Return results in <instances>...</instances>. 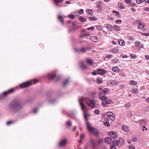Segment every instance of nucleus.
<instances>
[{
	"instance_id": "obj_60",
	"label": "nucleus",
	"mask_w": 149,
	"mask_h": 149,
	"mask_svg": "<svg viewBox=\"0 0 149 149\" xmlns=\"http://www.w3.org/2000/svg\"><path fill=\"white\" fill-rule=\"evenodd\" d=\"M94 112L95 114H98L99 113V110L96 109L95 111Z\"/></svg>"
},
{
	"instance_id": "obj_12",
	"label": "nucleus",
	"mask_w": 149,
	"mask_h": 149,
	"mask_svg": "<svg viewBox=\"0 0 149 149\" xmlns=\"http://www.w3.org/2000/svg\"><path fill=\"white\" fill-rule=\"evenodd\" d=\"M97 71L98 74L100 75H104L107 72V70L100 68L97 69Z\"/></svg>"
},
{
	"instance_id": "obj_52",
	"label": "nucleus",
	"mask_w": 149,
	"mask_h": 149,
	"mask_svg": "<svg viewBox=\"0 0 149 149\" xmlns=\"http://www.w3.org/2000/svg\"><path fill=\"white\" fill-rule=\"evenodd\" d=\"M127 116L129 117H131L132 116L131 113L130 112H127Z\"/></svg>"
},
{
	"instance_id": "obj_59",
	"label": "nucleus",
	"mask_w": 149,
	"mask_h": 149,
	"mask_svg": "<svg viewBox=\"0 0 149 149\" xmlns=\"http://www.w3.org/2000/svg\"><path fill=\"white\" fill-rule=\"evenodd\" d=\"M84 10L82 9H81L79 11V14L81 15H82V14L84 13Z\"/></svg>"
},
{
	"instance_id": "obj_33",
	"label": "nucleus",
	"mask_w": 149,
	"mask_h": 149,
	"mask_svg": "<svg viewBox=\"0 0 149 149\" xmlns=\"http://www.w3.org/2000/svg\"><path fill=\"white\" fill-rule=\"evenodd\" d=\"M118 7L120 9H124L125 8V6L121 3H118Z\"/></svg>"
},
{
	"instance_id": "obj_17",
	"label": "nucleus",
	"mask_w": 149,
	"mask_h": 149,
	"mask_svg": "<svg viewBox=\"0 0 149 149\" xmlns=\"http://www.w3.org/2000/svg\"><path fill=\"white\" fill-rule=\"evenodd\" d=\"M96 141V140H93L91 139L90 140V142L93 147H95L97 145V143Z\"/></svg>"
},
{
	"instance_id": "obj_25",
	"label": "nucleus",
	"mask_w": 149,
	"mask_h": 149,
	"mask_svg": "<svg viewBox=\"0 0 149 149\" xmlns=\"http://www.w3.org/2000/svg\"><path fill=\"white\" fill-rule=\"evenodd\" d=\"M109 84L111 85H113L114 84H117V82L116 81L112 80L109 81Z\"/></svg>"
},
{
	"instance_id": "obj_9",
	"label": "nucleus",
	"mask_w": 149,
	"mask_h": 149,
	"mask_svg": "<svg viewBox=\"0 0 149 149\" xmlns=\"http://www.w3.org/2000/svg\"><path fill=\"white\" fill-rule=\"evenodd\" d=\"M81 109L84 112H86L87 111V106L83 102H80L79 103Z\"/></svg>"
},
{
	"instance_id": "obj_62",
	"label": "nucleus",
	"mask_w": 149,
	"mask_h": 149,
	"mask_svg": "<svg viewBox=\"0 0 149 149\" xmlns=\"http://www.w3.org/2000/svg\"><path fill=\"white\" fill-rule=\"evenodd\" d=\"M84 137V134H83L81 135L80 136V138L81 140L83 139Z\"/></svg>"
},
{
	"instance_id": "obj_6",
	"label": "nucleus",
	"mask_w": 149,
	"mask_h": 149,
	"mask_svg": "<svg viewBox=\"0 0 149 149\" xmlns=\"http://www.w3.org/2000/svg\"><path fill=\"white\" fill-rule=\"evenodd\" d=\"M15 89L12 88L8 91L4 92L3 93V95L4 96H6L7 95L12 93L15 92Z\"/></svg>"
},
{
	"instance_id": "obj_19",
	"label": "nucleus",
	"mask_w": 149,
	"mask_h": 149,
	"mask_svg": "<svg viewBox=\"0 0 149 149\" xmlns=\"http://www.w3.org/2000/svg\"><path fill=\"white\" fill-rule=\"evenodd\" d=\"M93 60L91 59L87 58L86 59V62L87 63L90 65H92L93 63Z\"/></svg>"
},
{
	"instance_id": "obj_11",
	"label": "nucleus",
	"mask_w": 149,
	"mask_h": 149,
	"mask_svg": "<svg viewBox=\"0 0 149 149\" xmlns=\"http://www.w3.org/2000/svg\"><path fill=\"white\" fill-rule=\"evenodd\" d=\"M109 89L108 88H105L102 90V92L99 93V95H102V94L104 95L105 93H108L109 92Z\"/></svg>"
},
{
	"instance_id": "obj_36",
	"label": "nucleus",
	"mask_w": 149,
	"mask_h": 149,
	"mask_svg": "<svg viewBox=\"0 0 149 149\" xmlns=\"http://www.w3.org/2000/svg\"><path fill=\"white\" fill-rule=\"evenodd\" d=\"M132 93L136 94L138 93L139 91L137 88H132Z\"/></svg>"
},
{
	"instance_id": "obj_55",
	"label": "nucleus",
	"mask_w": 149,
	"mask_h": 149,
	"mask_svg": "<svg viewBox=\"0 0 149 149\" xmlns=\"http://www.w3.org/2000/svg\"><path fill=\"white\" fill-rule=\"evenodd\" d=\"M84 100V98L83 97H81L80 99L79 100V103L80 102H83Z\"/></svg>"
},
{
	"instance_id": "obj_37",
	"label": "nucleus",
	"mask_w": 149,
	"mask_h": 149,
	"mask_svg": "<svg viewBox=\"0 0 149 149\" xmlns=\"http://www.w3.org/2000/svg\"><path fill=\"white\" fill-rule=\"evenodd\" d=\"M88 19L89 20H97V18L95 16L91 17H89Z\"/></svg>"
},
{
	"instance_id": "obj_48",
	"label": "nucleus",
	"mask_w": 149,
	"mask_h": 149,
	"mask_svg": "<svg viewBox=\"0 0 149 149\" xmlns=\"http://www.w3.org/2000/svg\"><path fill=\"white\" fill-rule=\"evenodd\" d=\"M128 39L130 41H134L135 40V39L132 36L129 37L128 38Z\"/></svg>"
},
{
	"instance_id": "obj_43",
	"label": "nucleus",
	"mask_w": 149,
	"mask_h": 149,
	"mask_svg": "<svg viewBox=\"0 0 149 149\" xmlns=\"http://www.w3.org/2000/svg\"><path fill=\"white\" fill-rule=\"evenodd\" d=\"M86 51V49L84 48H82L80 49H79V52H80L82 53L85 52Z\"/></svg>"
},
{
	"instance_id": "obj_1",
	"label": "nucleus",
	"mask_w": 149,
	"mask_h": 149,
	"mask_svg": "<svg viewBox=\"0 0 149 149\" xmlns=\"http://www.w3.org/2000/svg\"><path fill=\"white\" fill-rule=\"evenodd\" d=\"M10 107L11 109H19L22 108L23 105L21 102L18 100H15L10 104Z\"/></svg>"
},
{
	"instance_id": "obj_5",
	"label": "nucleus",
	"mask_w": 149,
	"mask_h": 149,
	"mask_svg": "<svg viewBox=\"0 0 149 149\" xmlns=\"http://www.w3.org/2000/svg\"><path fill=\"white\" fill-rule=\"evenodd\" d=\"M32 84V83L30 82L27 81L20 84L19 86L21 88H24L29 87L31 86Z\"/></svg>"
},
{
	"instance_id": "obj_31",
	"label": "nucleus",
	"mask_w": 149,
	"mask_h": 149,
	"mask_svg": "<svg viewBox=\"0 0 149 149\" xmlns=\"http://www.w3.org/2000/svg\"><path fill=\"white\" fill-rule=\"evenodd\" d=\"M58 20L61 22L62 24H63L64 22H63L62 16L61 15H60L58 16Z\"/></svg>"
},
{
	"instance_id": "obj_32",
	"label": "nucleus",
	"mask_w": 149,
	"mask_h": 149,
	"mask_svg": "<svg viewBox=\"0 0 149 149\" xmlns=\"http://www.w3.org/2000/svg\"><path fill=\"white\" fill-rule=\"evenodd\" d=\"M81 66L83 69L86 68L87 67V66L84 63L83 61L81 62Z\"/></svg>"
},
{
	"instance_id": "obj_10",
	"label": "nucleus",
	"mask_w": 149,
	"mask_h": 149,
	"mask_svg": "<svg viewBox=\"0 0 149 149\" xmlns=\"http://www.w3.org/2000/svg\"><path fill=\"white\" fill-rule=\"evenodd\" d=\"M112 100H111L107 99L106 101H102V104L103 106L107 107L108 104H110Z\"/></svg>"
},
{
	"instance_id": "obj_23",
	"label": "nucleus",
	"mask_w": 149,
	"mask_h": 149,
	"mask_svg": "<svg viewBox=\"0 0 149 149\" xmlns=\"http://www.w3.org/2000/svg\"><path fill=\"white\" fill-rule=\"evenodd\" d=\"M145 26L143 22H140L139 24L138 27L140 29H141Z\"/></svg>"
},
{
	"instance_id": "obj_30",
	"label": "nucleus",
	"mask_w": 149,
	"mask_h": 149,
	"mask_svg": "<svg viewBox=\"0 0 149 149\" xmlns=\"http://www.w3.org/2000/svg\"><path fill=\"white\" fill-rule=\"evenodd\" d=\"M98 143L97 145H100L102 144L103 142V139L102 138H99L98 139L97 141Z\"/></svg>"
},
{
	"instance_id": "obj_27",
	"label": "nucleus",
	"mask_w": 149,
	"mask_h": 149,
	"mask_svg": "<svg viewBox=\"0 0 149 149\" xmlns=\"http://www.w3.org/2000/svg\"><path fill=\"white\" fill-rule=\"evenodd\" d=\"M113 28L114 29L117 31H119L120 29V26L116 25H114L113 26Z\"/></svg>"
},
{
	"instance_id": "obj_56",
	"label": "nucleus",
	"mask_w": 149,
	"mask_h": 149,
	"mask_svg": "<svg viewBox=\"0 0 149 149\" xmlns=\"http://www.w3.org/2000/svg\"><path fill=\"white\" fill-rule=\"evenodd\" d=\"M129 148L130 149H135V147L133 145L129 146Z\"/></svg>"
},
{
	"instance_id": "obj_61",
	"label": "nucleus",
	"mask_w": 149,
	"mask_h": 149,
	"mask_svg": "<svg viewBox=\"0 0 149 149\" xmlns=\"http://www.w3.org/2000/svg\"><path fill=\"white\" fill-rule=\"evenodd\" d=\"M86 29H87L88 30H93L95 29V27L94 26H91V27H89V28H87Z\"/></svg>"
},
{
	"instance_id": "obj_34",
	"label": "nucleus",
	"mask_w": 149,
	"mask_h": 149,
	"mask_svg": "<svg viewBox=\"0 0 149 149\" xmlns=\"http://www.w3.org/2000/svg\"><path fill=\"white\" fill-rule=\"evenodd\" d=\"M122 129L125 131L127 132L128 130V128L127 126L125 125H123L122 127Z\"/></svg>"
},
{
	"instance_id": "obj_47",
	"label": "nucleus",
	"mask_w": 149,
	"mask_h": 149,
	"mask_svg": "<svg viewBox=\"0 0 149 149\" xmlns=\"http://www.w3.org/2000/svg\"><path fill=\"white\" fill-rule=\"evenodd\" d=\"M72 125V123L69 121L67 122V125L68 127H70Z\"/></svg>"
},
{
	"instance_id": "obj_14",
	"label": "nucleus",
	"mask_w": 149,
	"mask_h": 149,
	"mask_svg": "<svg viewBox=\"0 0 149 149\" xmlns=\"http://www.w3.org/2000/svg\"><path fill=\"white\" fill-rule=\"evenodd\" d=\"M102 4V2L99 1L97 3V8L99 9L100 10H102V8L101 6V5Z\"/></svg>"
},
{
	"instance_id": "obj_24",
	"label": "nucleus",
	"mask_w": 149,
	"mask_h": 149,
	"mask_svg": "<svg viewBox=\"0 0 149 149\" xmlns=\"http://www.w3.org/2000/svg\"><path fill=\"white\" fill-rule=\"evenodd\" d=\"M112 70L113 71L117 72L119 71L120 69L117 67H113L112 68Z\"/></svg>"
},
{
	"instance_id": "obj_46",
	"label": "nucleus",
	"mask_w": 149,
	"mask_h": 149,
	"mask_svg": "<svg viewBox=\"0 0 149 149\" xmlns=\"http://www.w3.org/2000/svg\"><path fill=\"white\" fill-rule=\"evenodd\" d=\"M131 58L133 59H135L136 58V56L134 54H132L130 55Z\"/></svg>"
},
{
	"instance_id": "obj_41",
	"label": "nucleus",
	"mask_w": 149,
	"mask_h": 149,
	"mask_svg": "<svg viewBox=\"0 0 149 149\" xmlns=\"http://www.w3.org/2000/svg\"><path fill=\"white\" fill-rule=\"evenodd\" d=\"M109 118L111 120H114L115 119V117L114 114L112 113V114L111 116L109 117Z\"/></svg>"
},
{
	"instance_id": "obj_28",
	"label": "nucleus",
	"mask_w": 149,
	"mask_h": 149,
	"mask_svg": "<svg viewBox=\"0 0 149 149\" xmlns=\"http://www.w3.org/2000/svg\"><path fill=\"white\" fill-rule=\"evenodd\" d=\"M100 99L102 100V101H104L108 99V97L104 96H101L100 97Z\"/></svg>"
},
{
	"instance_id": "obj_64",
	"label": "nucleus",
	"mask_w": 149,
	"mask_h": 149,
	"mask_svg": "<svg viewBox=\"0 0 149 149\" xmlns=\"http://www.w3.org/2000/svg\"><path fill=\"white\" fill-rule=\"evenodd\" d=\"M145 56L146 59L149 60V55H145Z\"/></svg>"
},
{
	"instance_id": "obj_51",
	"label": "nucleus",
	"mask_w": 149,
	"mask_h": 149,
	"mask_svg": "<svg viewBox=\"0 0 149 149\" xmlns=\"http://www.w3.org/2000/svg\"><path fill=\"white\" fill-rule=\"evenodd\" d=\"M112 114V113L110 112H108L107 113L106 115L109 117H110Z\"/></svg>"
},
{
	"instance_id": "obj_57",
	"label": "nucleus",
	"mask_w": 149,
	"mask_h": 149,
	"mask_svg": "<svg viewBox=\"0 0 149 149\" xmlns=\"http://www.w3.org/2000/svg\"><path fill=\"white\" fill-rule=\"evenodd\" d=\"M131 106V104L130 103H128L124 105V107L126 108H128Z\"/></svg>"
},
{
	"instance_id": "obj_4",
	"label": "nucleus",
	"mask_w": 149,
	"mask_h": 149,
	"mask_svg": "<svg viewBox=\"0 0 149 149\" xmlns=\"http://www.w3.org/2000/svg\"><path fill=\"white\" fill-rule=\"evenodd\" d=\"M68 143V140L66 138H64L61 140L58 143V146L60 147L65 146Z\"/></svg>"
},
{
	"instance_id": "obj_50",
	"label": "nucleus",
	"mask_w": 149,
	"mask_h": 149,
	"mask_svg": "<svg viewBox=\"0 0 149 149\" xmlns=\"http://www.w3.org/2000/svg\"><path fill=\"white\" fill-rule=\"evenodd\" d=\"M96 82L98 84H101L102 82L100 79H97L96 80Z\"/></svg>"
},
{
	"instance_id": "obj_7",
	"label": "nucleus",
	"mask_w": 149,
	"mask_h": 149,
	"mask_svg": "<svg viewBox=\"0 0 149 149\" xmlns=\"http://www.w3.org/2000/svg\"><path fill=\"white\" fill-rule=\"evenodd\" d=\"M109 136L112 138L115 139L117 137V135L116 133L114 131H110L108 133Z\"/></svg>"
},
{
	"instance_id": "obj_20",
	"label": "nucleus",
	"mask_w": 149,
	"mask_h": 149,
	"mask_svg": "<svg viewBox=\"0 0 149 149\" xmlns=\"http://www.w3.org/2000/svg\"><path fill=\"white\" fill-rule=\"evenodd\" d=\"M86 11L89 14L91 15H93L94 13L93 10L92 9H87L86 10Z\"/></svg>"
},
{
	"instance_id": "obj_35",
	"label": "nucleus",
	"mask_w": 149,
	"mask_h": 149,
	"mask_svg": "<svg viewBox=\"0 0 149 149\" xmlns=\"http://www.w3.org/2000/svg\"><path fill=\"white\" fill-rule=\"evenodd\" d=\"M79 20L81 22H85L86 21V19L85 18L82 16H80L79 17Z\"/></svg>"
},
{
	"instance_id": "obj_16",
	"label": "nucleus",
	"mask_w": 149,
	"mask_h": 149,
	"mask_svg": "<svg viewBox=\"0 0 149 149\" xmlns=\"http://www.w3.org/2000/svg\"><path fill=\"white\" fill-rule=\"evenodd\" d=\"M111 139L109 137H107L105 138L104 141L107 144H110L111 142Z\"/></svg>"
},
{
	"instance_id": "obj_53",
	"label": "nucleus",
	"mask_w": 149,
	"mask_h": 149,
	"mask_svg": "<svg viewBox=\"0 0 149 149\" xmlns=\"http://www.w3.org/2000/svg\"><path fill=\"white\" fill-rule=\"evenodd\" d=\"M14 123V121H9L7 122V125H9Z\"/></svg>"
},
{
	"instance_id": "obj_15",
	"label": "nucleus",
	"mask_w": 149,
	"mask_h": 149,
	"mask_svg": "<svg viewBox=\"0 0 149 149\" xmlns=\"http://www.w3.org/2000/svg\"><path fill=\"white\" fill-rule=\"evenodd\" d=\"M119 49L118 47H115L111 49V52L117 53L119 52Z\"/></svg>"
},
{
	"instance_id": "obj_13",
	"label": "nucleus",
	"mask_w": 149,
	"mask_h": 149,
	"mask_svg": "<svg viewBox=\"0 0 149 149\" xmlns=\"http://www.w3.org/2000/svg\"><path fill=\"white\" fill-rule=\"evenodd\" d=\"M89 39L95 42H97L98 41V38L96 36H91Z\"/></svg>"
},
{
	"instance_id": "obj_29",
	"label": "nucleus",
	"mask_w": 149,
	"mask_h": 149,
	"mask_svg": "<svg viewBox=\"0 0 149 149\" xmlns=\"http://www.w3.org/2000/svg\"><path fill=\"white\" fill-rule=\"evenodd\" d=\"M118 144L120 143V145H123L124 143L123 139L122 138H120L118 141Z\"/></svg>"
},
{
	"instance_id": "obj_18",
	"label": "nucleus",
	"mask_w": 149,
	"mask_h": 149,
	"mask_svg": "<svg viewBox=\"0 0 149 149\" xmlns=\"http://www.w3.org/2000/svg\"><path fill=\"white\" fill-rule=\"evenodd\" d=\"M118 43L120 46H123L125 45V41L122 39H120L118 41Z\"/></svg>"
},
{
	"instance_id": "obj_44",
	"label": "nucleus",
	"mask_w": 149,
	"mask_h": 149,
	"mask_svg": "<svg viewBox=\"0 0 149 149\" xmlns=\"http://www.w3.org/2000/svg\"><path fill=\"white\" fill-rule=\"evenodd\" d=\"M113 143L116 146H117L118 144H119L118 141L116 140H114L113 141Z\"/></svg>"
},
{
	"instance_id": "obj_42",
	"label": "nucleus",
	"mask_w": 149,
	"mask_h": 149,
	"mask_svg": "<svg viewBox=\"0 0 149 149\" xmlns=\"http://www.w3.org/2000/svg\"><path fill=\"white\" fill-rule=\"evenodd\" d=\"M59 2L56 1H54V3L56 4V6H58L59 7H61L62 6V5L61 4H58Z\"/></svg>"
},
{
	"instance_id": "obj_49",
	"label": "nucleus",
	"mask_w": 149,
	"mask_h": 149,
	"mask_svg": "<svg viewBox=\"0 0 149 149\" xmlns=\"http://www.w3.org/2000/svg\"><path fill=\"white\" fill-rule=\"evenodd\" d=\"M140 123L141 125H144L146 123L145 120H140Z\"/></svg>"
},
{
	"instance_id": "obj_40",
	"label": "nucleus",
	"mask_w": 149,
	"mask_h": 149,
	"mask_svg": "<svg viewBox=\"0 0 149 149\" xmlns=\"http://www.w3.org/2000/svg\"><path fill=\"white\" fill-rule=\"evenodd\" d=\"M68 17L72 19L75 18V15L73 14H70L68 16Z\"/></svg>"
},
{
	"instance_id": "obj_8",
	"label": "nucleus",
	"mask_w": 149,
	"mask_h": 149,
	"mask_svg": "<svg viewBox=\"0 0 149 149\" xmlns=\"http://www.w3.org/2000/svg\"><path fill=\"white\" fill-rule=\"evenodd\" d=\"M86 104L92 108H94L95 106V102L92 100H90L86 102Z\"/></svg>"
},
{
	"instance_id": "obj_3",
	"label": "nucleus",
	"mask_w": 149,
	"mask_h": 149,
	"mask_svg": "<svg viewBox=\"0 0 149 149\" xmlns=\"http://www.w3.org/2000/svg\"><path fill=\"white\" fill-rule=\"evenodd\" d=\"M49 79L54 80L55 81H57L60 78L59 77H56L55 72L51 73L48 75Z\"/></svg>"
},
{
	"instance_id": "obj_22",
	"label": "nucleus",
	"mask_w": 149,
	"mask_h": 149,
	"mask_svg": "<svg viewBox=\"0 0 149 149\" xmlns=\"http://www.w3.org/2000/svg\"><path fill=\"white\" fill-rule=\"evenodd\" d=\"M84 118L86 120V123L87 124V122H88V117L89 115L86 112H84Z\"/></svg>"
},
{
	"instance_id": "obj_2",
	"label": "nucleus",
	"mask_w": 149,
	"mask_h": 149,
	"mask_svg": "<svg viewBox=\"0 0 149 149\" xmlns=\"http://www.w3.org/2000/svg\"><path fill=\"white\" fill-rule=\"evenodd\" d=\"M87 126L88 130L95 135H96L98 134V131L97 129L91 126L89 122H87Z\"/></svg>"
},
{
	"instance_id": "obj_26",
	"label": "nucleus",
	"mask_w": 149,
	"mask_h": 149,
	"mask_svg": "<svg viewBox=\"0 0 149 149\" xmlns=\"http://www.w3.org/2000/svg\"><path fill=\"white\" fill-rule=\"evenodd\" d=\"M135 44L136 46L141 48H142L143 46L141 44L140 42L139 41H136L135 42Z\"/></svg>"
},
{
	"instance_id": "obj_63",
	"label": "nucleus",
	"mask_w": 149,
	"mask_h": 149,
	"mask_svg": "<svg viewBox=\"0 0 149 149\" xmlns=\"http://www.w3.org/2000/svg\"><path fill=\"white\" fill-rule=\"evenodd\" d=\"M66 23L67 24H70L71 23H72V24L73 25H74V24L73 23L71 22V20L67 21Z\"/></svg>"
},
{
	"instance_id": "obj_39",
	"label": "nucleus",
	"mask_w": 149,
	"mask_h": 149,
	"mask_svg": "<svg viewBox=\"0 0 149 149\" xmlns=\"http://www.w3.org/2000/svg\"><path fill=\"white\" fill-rule=\"evenodd\" d=\"M130 84L131 85H137V83L133 80H131L130 81Z\"/></svg>"
},
{
	"instance_id": "obj_58",
	"label": "nucleus",
	"mask_w": 149,
	"mask_h": 149,
	"mask_svg": "<svg viewBox=\"0 0 149 149\" xmlns=\"http://www.w3.org/2000/svg\"><path fill=\"white\" fill-rule=\"evenodd\" d=\"M144 1V0H136V2L139 4L143 2Z\"/></svg>"
},
{
	"instance_id": "obj_38",
	"label": "nucleus",
	"mask_w": 149,
	"mask_h": 149,
	"mask_svg": "<svg viewBox=\"0 0 149 149\" xmlns=\"http://www.w3.org/2000/svg\"><path fill=\"white\" fill-rule=\"evenodd\" d=\"M69 82V79H67L65 82L63 84V85L64 86H66Z\"/></svg>"
},
{
	"instance_id": "obj_45",
	"label": "nucleus",
	"mask_w": 149,
	"mask_h": 149,
	"mask_svg": "<svg viewBox=\"0 0 149 149\" xmlns=\"http://www.w3.org/2000/svg\"><path fill=\"white\" fill-rule=\"evenodd\" d=\"M111 61L115 63H117L118 62V60L116 58L112 59L111 60Z\"/></svg>"
},
{
	"instance_id": "obj_54",
	"label": "nucleus",
	"mask_w": 149,
	"mask_h": 149,
	"mask_svg": "<svg viewBox=\"0 0 149 149\" xmlns=\"http://www.w3.org/2000/svg\"><path fill=\"white\" fill-rule=\"evenodd\" d=\"M104 125L105 126H110V123L109 122H105L104 123Z\"/></svg>"
},
{
	"instance_id": "obj_21",
	"label": "nucleus",
	"mask_w": 149,
	"mask_h": 149,
	"mask_svg": "<svg viewBox=\"0 0 149 149\" xmlns=\"http://www.w3.org/2000/svg\"><path fill=\"white\" fill-rule=\"evenodd\" d=\"M106 25V27L107 28L109 29L110 31H113V29L111 25L109 24H107Z\"/></svg>"
}]
</instances>
